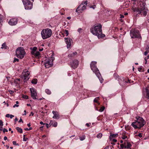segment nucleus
Returning a JSON list of instances; mask_svg holds the SVG:
<instances>
[{"instance_id": "obj_1", "label": "nucleus", "mask_w": 149, "mask_h": 149, "mask_svg": "<svg viewBox=\"0 0 149 149\" xmlns=\"http://www.w3.org/2000/svg\"><path fill=\"white\" fill-rule=\"evenodd\" d=\"M90 31L93 35L97 36L99 39L105 36V35L102 33V26L100 24L93 26L91 29Z\"/></svg>"}, {"instance_id": "obj_2", "label": "nucleus", "mask_w": 149, "mask_h": 149, "mask_svg": "<svg viewBox=\"0 0 149 149\" xmlns=\"http://www.w3.org/2000/svg\"><path fill=\"white\" fill-rule=\"evenodd\" d=\"M145 5V3L142 2H139V4L138 5V7L133 8V10L134 12L138 13L139 14L143 15L144 16H145L147 15L148 10L146 8Z\"/></svg>"}, {"instance_id": "obj_3", "label": "nucleus", "mask_w": 149, "mask_h": 149, "mask_svg": "<svg viewBox=\"0 0 149 149\" xmlns=\"http://www.w3.org/2000/svg\"><path fill=\"white\" fill-rule=\"evenodd\" d=\"M145 120L141 117H139L137 119L136 121L133 122L131 125L135 129H140L145 124Z\"/></svg>"}, {"instance_id": "obj_4", "label": "nucleus", "mask_w": 149, "mask_h": 149, "mask_svg": "<svg viewBox=\"0 0 149 149\" xmlns=\"http://www.w3.org/2000/svg\"><path fill=\"white\" fill-rule=\"evenodd\" d=\"M96 63L97 62L95 61H92L90 64V67L91 70L95 73L97 76L99 78L101 83H102L103 80L102 78L100 79L101 75L99 70L96 65Z\"/></svg>"}, {"instance_id": "obj_5", "label": "nucleus", "mask_w": 149, "mask_h": 149, "mask_svg": "<svg viewBox=\"0 0 149 149\" xmlns=\"http://www.w3.org/2000/svg\"><path fill=\"white\" fill-rule=\"evenodd\" d=\"M41 35L43 39H45L50 37L52 34V30L49 28L43 29L41 32Z\"/></svg>"}, {"instance_id": "obj_6", "label": "nucleus", "mask_w": 149, "mask_h": 149, "mask_svg": "<svg viewBox=\"0 0 149 149\" xmlns=\"http://www.w3.org/2000/svg\"><path fill=\"white\" fill-rule=\"evenodd\" d=\"M25 54V52L23 47H18L16 49V55L17 57L22 59L24 57Z\"/></svg>"}, {"instance_id": "obj_7", "label": "nucleus", "mask_w": 149, "mask_h": 149, "mask_svg": "<svg viewBox=\"0 0 149 149\" xmlns=\"http://www.w3.org/2000/svg\"><path fill=\"white\" fill-rule=\"evenodd\" d=\"M130 34L132 38H141L139 31L137 30L132 29L130 31Z\"/></svg>"}, {"instance_id": "obj_8", "label": "nucleus", "mask_w": 149, "mask_h": 149, "mask_svg": "<svg viewBox=\"0 0 149 149\" xmlns=\"http://www.w3.org/2000/svg\"><path fill=\"white\" fill-rule=\"evenodd\" d=\"M54 59V58L52 56L49 58L46 59L45 61L44 65L46 68H48L52 66L53 65V61Z\"/></svg>"}, {"instance_id": "obj_9", "label": "nucleus", "mask_w": 149, "mask_h": 149, "mask_svg": "<svg viewBox=\"0 0 149 149\" xmlns=\"http://www.w3.org/2000/svg\"><path fill=\"white\" fill-rule=\"evenodd\" d=\"M30 72L28 71H24L22 73L21 78L24 81H27L30 78Z\"/></svg>"}, {"instance_id": "obj_10", "label": "nucleus", "mask_w": 149, "mask_h": 149, "mask_svg": "<svg viewBox=\"0 0 149 149\" xmlns=\"http://www.w3.org/2000/svg\"><path fill=\"white\" fill-rule=\"evenodd\" d=\"M131 146L130 143L127 140H125L123 144L120 145V146L122 148H130Z\"/></svg>"}, {"instance_id": "obj_11", "label": "nucleus", "mask_w": 149, "mask_h": 149, "mask_svg": "<svg viewBox=\"0 0 149 149\" xmlns=\"http://www.w3.org/2000/svg\"><path fill=\"white\" fill-rule=\"evenodd\" d=\"M78 65L79 62L76 60L72 61L70 63V65L71 67L74 69L76 68Z\"/></svg>"}, {"instance_id": "obj_12", "label": "nucleus", "mask_w": 149, "mask_h": 149, "mask_svg": "<svg viewBox=\"0 0 149 149\" xmlns=\"http://www.w3.org/2000/svg\"><path fill=\"white\" fill-rule=\"evenodd\" d=\"M18 20L16 18H13L10 19L9 22V24L11 26H14L16 25L17 23Z\"/></svg>"}, {"instance_id": "obj_13", "label": "nucleus", "mask_w": 149, "mask_h": 149, "mask_svg": "<svg viewBox=\"0 0 149 149\" xmlns=\"http://www.w3.org/2000/svg\"><path fill=\"white\" fill-rule=\"evenodd\" d=\"M30 91L31 92V96L33 99H36L37 94L36 90L34 88H30Z\"/></svg>"}, {"instance_id": "obj_14", "label": "nucleus", "mask_w": 149, "mask_h": 149, "mask_svg": "<svg viewBox=\"0 0 149 149\" xmlns=\"http://www.w3.org/2000/svg\"><path fill=\"white\" fill-rule=\"evenodd\" d=\"M65 40L66 43L67 45V48H70L71 46V42L72 41V40L70 38H65Z\"/></svg>"}, {"instance_id": "obj_15", "label": "nucleus", "mask_w": 149, "mask_h": 149, "mask_svg": "<svg viewBox=\"0 0 149 149\" xmlns=\"http://www.w3.org/2000/svg\"><path fill=\"white\" fill-rule=\"evenodd\" d=\"M86 6L85 5H84V4H81L77 8L76 10V12H78L80 10H83L86 9Z\"/></svg>"}, {"instance_id": "obj_16", "label": "nucleus", "mask_w": 149, "mask_h": 149, "mask_svg": "<svg viewBox=\"0 0 149 149\" xmlns=\"http://www.w3.org/2000/svg\"><path fill=\"white\" fill-rule=\"evenodd\" d=\"M52 113L54 114L53 118L55 119H57L59 118V115L57 111H53Z\"/></svg>"}, {"instance_id": "obj_17", "label": "nucleus", "mask_w": 149, "mask_h": 149, "mask_svg": "<svg viewBox=\"0 0 149 149\" xmlns=\"http://www.w3.org/2000/svg\"><path fill=\"white\" fill-rule=\"evenodd\" d=\"M30 49L31 50V54L32 55H34L37 49V48L36 47H34L33 48L31 47Z\"/></svg>"}, {"instance_id": "obj_18", "label": "nucleus", "mask_w": 149, "mask_h": 149, "mask_svg": "<svg viewBox=\"0 0 149 149\" xmlns=\"http://www.w3.org/2000/svg\"><path fill=\"white\" fill-rule=\"evenodd\" d=\"M118 134H110L109 139L110 140L112 141V139L114 137H117L118 136Z\"/></svg>"}, {"instance_id": "obj_19", "label": "nucleus", "mask_w": 149, "mask_h": 149, "mask_svg": "<svg viewBox=\"0 0 149 149\" xmlns=\"http://www.w3.org/2000/svg\"><path fill=\"white\" fill-rule=\"evenodd\" d=\"M146 97L149 99V87H146Z\"/></svg>"}, {"instance_id": "obj_20", "label": "nucleus", "mask_w": 149, "mask_h": 149, "mask_svg": "<svg viewBox=\"0 0 149 149\" xmlns=\"http://www.w3.org/2000/svg\"><path fill=\"white\" fill-rule=\"evenodd\" d=\"M52 120H51L50 123V124H51V125H52L53 127H56L57 125V122H54L53 123H52Z\"/></svg>"}, {"instance_id": "obj_21", "label": "nucleus", "mask_w": 149, "mask_h": 149, "mask_svg": "<svg viewBox=\"0 0 149 149\" xmlns=\"http://www.w3.org/2000/svg\"><path fill=\"white\" fill-rule=\"evenodd\" d=\"M16 129L17 131L18 132L21 133H22L23 132L21 128L17 127L16 128Z\"/></svg>"}, {"instance_id": "obj_22", "label": "nucleus", "mask_w": 149, "mask_h": 149, "mask_svg": "<svg viewBox=\"0 0 149 149\" xmlns=\"http://www.w3.org/2000/svg\"><path fill=\"white\" fill-rule=\"evenodd\" d=\"M37 83V80L36 79H34L31 81V83L33 84H36Z\"/></svg>"}, {"instance_id": "obj_23", "label": "nucleus", "mask_w": 149, "mask_h": 149, "mask_svg": "<svg viewBox=\"0 0 149 149\" xmlns=\"http://www.w3.org/2000/svg\"><path fill=\"white\" fill-rule=\"evenodd\" d=\"M6 47L7 46L5 43H4L2 44L1 48L6 49Z\"/></svg>"}, {"instance_id": "obj_24", "label": "nucleus", "mask_w": 149, "mask_h": 149, "mask_svg": "<svg viewBox=\"0 0 149 149\" xmlns=\"http://www.w3.org/2000/svg\"><path fill=\"white\" fill-rule=\"evenodd\" d=\"M45 92L48 95H50L51 94V91L48 89H46L45 90Z\"/></svg>"}, {"instance_id": "obj_25", "label": "nucleus", "mask_w": 149, "mask_h": 149, "mask_svg": "<svg viewBox=\"0 0 149 149\" xmlns=\"http://www.w3.org/2000/svg\"><path fill=\"white\" fill-rule=\"evenodd\" d=\"M85 135H83L79 137V139L81 141H83L85 139Z\"/></svg>"}, {"instance_id": "obj_26", "label": "nucleus", "mask_w": 149, "mask_h": 149, "mask_svg": "<svg viewBox=\"0 0 149 149\" xmlns=\"http://www.w3.org/2000/svg\"><path fill=\"white\" fill-rule=\"evenodd\" d=\"M40 55V53L39 52L37 51L33 55L36 57H38Z\"/></svg>"}, {"instance_id": "obj_27", "label": "nucleus", "mask_w": 149, "mask_h": 149, "mask_svg": "<svg viewBox=\"0 0 149 149\" xmlns=\"http://www.w3.org/2000/svg\"><path fill=\"white\" fill-rule=\"evenodd\" d=\"M102 133H99L97 135V137L98 138H101L102 137Z\"/></svg>"}, {"instance_id": "obj_28", "label": "nucleus", "mask_w": 149, "mask_h": 149, "mask_svg": "<svg viewBox=\"0 0 149 149\" xmlns=\"http://www.w3.org/2000/svg\"><path fill=\"white\" fill-rule=\"evenodd\" d=\"M104 109H105V107H104L103 106L102 107H101L100 108V109H99V111H100V112H102Z\"/></svg>"}, {"instance_id": "obj_29", "label": "nucleus", "mask_w": 149, "mask_h": 149, "mask_svg": "<svg viewBox=\"0 0 149 149\" xmlns=\"http://www.w3.org/2000/svg\"><path fill=\"white\" fill-rule=\"evenodd\" d=\"M68 56L69 58H71V57H73V56H74L73 55V54L72 53H71V54H69Z\"/></svg>"}, {"instance_id": "obj_30", "label": "nucleus", "mask_w": 149, "mask_h": 149, "mask_svg": "<svg viewBox=\"0 0 149 149\" xmlns=\"http://www.w3.org/2000/svg\"><path fill=\"white\" fill-rule=\"evenodd\" d=\"M64 33L66 34V36H67L69 34L68 31V30H65L64 32Z\"/></svg>"}, {"instance_id": "obj_31", "label": "nucleus", "mask_w": 149, "mask_h": 149, "mask_svg": "<svg viewBox=\"0 0 149 149\" xmlns=\"http://www.w3.org/2000/svg\"><path fill=\"white\" fill-rule=\"evenodd\" d=\"M127 138V137L125 135H123L122 136V138L123 139H125Z\"/></svg>"}, {"instance_id": "obj_32", "label": "nucleus", "mask_w": 149, "mask_h": 149, "mask_svg": "<svg viewBox=\"0 0 149 149\" xmlns=\"http://www.w3.org/2000/svg\"><path fill=\"white\" fill-rule=\"evenodd\" d=\"M19 61V59L18 58H15L13 61V62L15 63L16 61L18 62Z\"/></svg>"}, {"instance_id": "obj_33", "label": "nucleus", "mask_w": 149, "mask_h": 149, "mask_svg": "<svg viewBox=\"0 0 149 149\" xmlns=\"http://www.w3.org/2000/svg\"><path fill=\"white\" fill-rule=\"evenodd\" d=\"M98 98H99V97H97V98H95L94 100V102H96V103L97 102V100L98 99Z\"/></svg>"}, {"instance_id": "obj_34", "label": "nucleus", "mask_w": 149, "mask_h": 149, "mask_svg": "<svg viewBox=\"0 0 149 149\" xmlns=\"http://www.w3.org/2000/svg\"><path fill=\"white\" fill-rule=\"evenodd\" d=\"M13 144L14 145H15V146L18 145V144L17 143L16 141H13Z\"/></svg>"}, {"instance_id": "obj_35", "label": "nucleus", "mask_w": 149, "mask_h": 149, "mask_svg": "<svg viewBox=\"0 0 149 149\" xmlns=\"http://www.w3.org/2000/svg\"><path fill=\"white\" fill-rule=\"evenodd\" d=\"M32 129V128L31 127H30L29 128H24V130H30Z\"/></svg>"}, {"instance_id": "obj_36", "label": "nucleus", "mask_w": 149, "mask_h": 149, "mask_svg": "<svg viewBox=\"0 0 149 149\" xmlns=\"http://www.w3.org/2000/svg\"><path fill=\"white\" fill-rule=\"evenodd\" d=\"M82 29L81 28H79L77 30L78 31L79 33H81L82 30Z\"/></svg>"}, {"instance_id": "obj_37", "label": "nucleus", "mask_w": 149, "mask_h": 149, "mask_svg": "<svg viewBox=\"0 0 149 149\" xmlns=\"http://www.w3.org/2000/svg\"><path fill=\"white\" fill-rule=\"evenodd\" d=\"M23 97L25 99H28V96L27 95H23Z\"/></svg>"}, {"instance_id": "obj_38", "label": "nucleus", "mask_w": 149, "mask_h": 149, "mask_svg": "<svg viewBox=\"0 0 149 149\" xmlns=\"http://www.w3.org/2000/svg\"><path fill=\"white\" fill-rule=\"evenodd\" d=\"M3 125V122L1 120H0V126H2Z\"/></svg>"}, {"instance_id": "obj_39", "label": "nucleus", "mask_w": 149, "mask_h": 149, "mask_svg": "<svg viewBox=\"0 0 149 149\" xmlns=\"http://www.w3.org/2000/svg\"><path fill=\"white\" fill-rule=\"evenodd\" d=\"M3 132L5 133V132H8V130L7 129H6V128H4L3 129Z\"/></svg>"}, {"instance_id": "obj_40", "label": "nucleus", "mask_w": 149, "mask_h": 149, "mask_svg": "<svg viewBox=\"0 0 149 149\" xmlns=\"http://www.w3.org/2000/svg\"><path fill=\"white\" fill-rule=\"evenodd\" d=\"M149 52V51H148V50L147 51H145V52H144V54L145 55H146Z\"/></svg>"}, {"instance_id": "obj_41", "label": "nucleus", "mask_w": 149, "mask_h": 149, "mask_svg": "<svg viewBox=\"0 0 149 149\" xmlns=\"http://www.w3.org/2000/svg\"><path fill=\"white\" fill-rule=\"evenodd\" d=\"M72 53L74 56L75 55H76L77 54V52H73Z\"/></svg>"}, {"instance_id": "obj_42", "label": "nucleus", "mask_w": 149, "mask_h": 149, "mask_svg": "<svg viewBox=\"0 0 149 149\" xmlns=\"http://www.w3.org/2000/svg\"><path fill=\"white\" fill-rule=\"evenodd\" d=\"M9 92H10V93L11 94H13L14 93V91L12 90L9 91Z\"/></svg>"}, {"instance_id": "obj_43", "label": "nucleus", "mask_w": 149, "mask_h": 149, "mask_svg": "<svg viewBox=\"0 0 149 149\" xmlns=\"http://www.w3.org/2000/svg\"><path fill=\"white\" fill-rule=\"evenodd\" d=\"M112 140L114 142H117V140L113 138L112 139Z\"/></svg>"}, {"instance_id": "obj_44", "label": "nucleus", "mask_w": 149, "mask_h": 149, "mask_svg": "<svg viewBox=\"0 0 149 149\" xmlns=\"http://www.w3.org/2000/svg\"><path fill=\"white\" fill-rule=\"evenodd\" d=\"M19 107V105L18 104H15L13 106V107Z\"/></svg>"}, {"instance_id": "obj_45", "label": "nucleus", "mask_w": 149, "mask_h": 149, "mask_svg": "<svg viewBox=\"0 0 149 149\" xmlns=\"http://www.w3.org/2000/svg\"><path fill=\"white\" fill-rule=\"evenodd\" d=\"M10 115L9 114H7L6 115V117L9 118L10 117Z\"/></svg>"}, {"instance_id": "obj_46", "label": "nucleus", "mask_w": 149, "mask_h": 149, "mask_svg": "<svg viewBox=\"0 0 149 149\" xmlns=\"http://www.w3.org/2000/svg\"><path fill=\"white\" fill-rule=\"evenodd\" d=\"M25 135H24V137H23V140L24 141H26V140L25 139Z\"/></svg>"}, {"instance_id": "obj_47", "label": "nucleus", "mask_w": 149, "mask_h": 149, "mask_svg": "<svg viewBox=\"0 0 149 149\" xmlns=\"http://www.w3.org/2000/svg\"><path fill=\"white\" fill-rule=\"evenodd\" d=\"M14 116L12 115H10V118H13V117H14Z\"/></svg>"}, {"instance_id": "obj_48", "label": "nucleus", "mask_w": 149, "mask_h": 149, "mask_svg": "<svg viewBox=\"0 0 149 149\" xmlns=\"http://www.w3.org/2000/svg\"><path fill=\"white\" fill-rule=\"evenodd\" d=\"M21 122H22V123H23L22 120L21 119V118H20V120H19V123H20Z\"/></svg>"}, {"instance_id": "obj_49", "label": "nucleus", "mask_w": 149, "mask_h": 149, "mask_svg": "<svg viewBox=\"0 0 149 149\" xmlns=\"http://www.w3.org/2000/svg\"><path fill=\"white\" fill-rule=\"evenodd\" d=\"M138 136L140 137H142V135L141 133H139Z\"/></svg>"}, {"instance_id": "obj_50", "label": "nucleus", "mask_w": 149, "mask_h": 149, "mask_svg": "<svg viewBox=\"0 0 149 149\" xmlns=\"http://www.w3.org/2000/svg\"><path fill=\"white\" fill-rule=\"evenodd\" d=\"M144 59H145V61H146L145 64H146L147 63V58L146 57H145L144 58Z\"/></svg>"}, {"instance_id": "obj_51", "label": "nucleus", "mask_w": 149, "mask_h": 149, "mask_svg": "<svg viewBox=\"0 0 149 149\" xmlns=\"http://www.w3.org/2000/svg\"><path fill=\"white\" fill-rule=\"evenodd\" d=\"M141 69H142V68H141L140 67V68H138V70L140 72L141 71Z\"/></svg>"}, {"instance_id": "obj_52", "label": "nucleus", "mask_w": 149, "mask_h": 149, "mask_svg": "<svg viewBox=\"0 0 149 149\" xmlns=\"http://www.w3.org/2000/svg\"><path fill=\"white\" fill-rule=\"evenodd\" d=\"M87 1H86L84 2V4L85 5H86V6L87 5Z\"/></svg>"}, {"instance_id": "obj_53", "label": "nucleus", "mask_w": 149, "mask_h": 149, "mask_svg": "<svg viewBox=\"0 0 149 149\" xmlns=\"http://www.w3.org/2000/svg\"><path fill=\"white\" fill-rule=\"evenodd\" d=\"M120 17L121 18H123L124 17V16L123 15H120Z\"/></svg>"}, {"instance_id": "obj_54", "label": "nucleus", "mask_w": 149, "mask_h": 149, "mask_svg": "<svg viewBox=\"0 0 149 149\" xmlns=\"http://www.w3.org/2000/svg\"><path fill=\"white\" fill-rule=\"evenodd\" d=\"M7 139V137L6 136H5L4 137V140H6Z\"/></svg>"}, {"instance_id": "obj_55", "label": "nucleus", "mask_w": 149, "mask_h": 149, "mask_svg": "<svg viewBox=\"0 0 149 149\" xmlns=\"http://www.w3.org/2000/svg\"><path fill=\"white\" fill-rule=\"evenodd\" d=\"M18 119H17V118H15V122H16L18 120Z\"/></svg>"}, {"instance_id": "obj_56", "label": "nucleus", "mask_w": 149, "mask_h": 149, "mask_svg": "<svg viewBox=\"0 0 149 149\" xmlns=\"http://www.w3.org/2000/svg\"><path fill=\"white\" fill-rule=\"evenodd\" d=\"M46 127H47V128H48L49 127V125L47 123H46Z\"/></svg>"}, {"instance_id": "obj_57", "label": "nucleus", "mask_w": 149, "mask_h": 149, "mask_svg": "<svg viewBox=\"0 0 149 149\" xmlns=\"http://www.w3.org/2000/svg\"><path fill=\"white\" fill-rule=\"evenodd\" d=\"M34 115V113L32 112H31V114L30 115V116H31V115L32 116H33Z\"/></svg>"}, {"instance_id": "obj_58", "label": "nucleus", "mask_w": 149, "mask_h": 149, "mask_svg": "<svg viewBox=\"0 0 149 149\" xmlns=\"http://www.w3.org/2000/svg\"><path fill=\"white\" fill-rule=\"evenodd\" d=\"M40 124L41 125L44 124L43 123L42 121H40Z\"/></svg>"}, {"instance_id": "obj_59", "label": "nucleus", "mask_w": 149, "mask_h": 149, "mask_svg": "<svg viewBox=\"0 0 149 149\" xmlns=\"http://www.w3.org/2000/svg\"><path fill=\"white\" fill-rule=\"evenodd\" d=\"M86 125L87 126V127H89L90 126V125L89 124V123H87L86 124Z\"/></svg>"}, {"instance_id": "obj_60", "label": "nucleus", "mask_w": 149, "mask_h": 149, "mask_svg": "<svg viewBox=\"0 0 149 149\" xmlns=\"http://www.w3.org/2000/svg\"><path fill=\"white\" fill-rule=\"evenodd\" d=\"M27 126L29 127L31 126V124H30V123H29L28 124H27Z\"/></svg>"}, {"instance_id": "obj_61", "label": "nucleus", "mask_w": 149, "mask_h": 149, "mask_svg": "<svg viewBox=\"0 0 149 149\" xmlns=\"http://www.w3.org/2000/svg\"><path fill=\"white\" fill-rule=\"evenodd\" d=\"M67 19H71V17H67Z\"/></svg>"}, {"instance_id": "obj_62", "label": "nucleus", "mask_w": 149, "mask_h": 149, "mask_svg": "<svg viewBox=\"0 0 149 149\" xmlns=\"http://www.w3.org/2000/svg\"><path fill=\"white\" fill-rule=\"evenodd\" d=\"M16 103L18 104H19V102L18 101H16Z\"/></svg>"}, {"instance_id": "obj_63", "label": "nucleus", "mask_w": 149, "mask_h": 149, "mask_svg": "<svg viewBox=\"0 0 149 149\" xmlns=\"http://www.w3.org/2000/svg\"><path fill=\"white\" fill-rule=\"evenodd\" d=\"M43 50V48H42V49H39V51H42Z\"/></svg>"}, {"instance_id": "obj_64", "label": "nucleus", "mask_w": 149, "mask_h": 149, "mask_svg": "<svg viewBox=\"0 0 149 149\" xmlns=\"http://www.w3.org/2000/svg\"><path fill=\"white\" fill-rule=\"evenodd\" d=\"M147 58V60L149 58V56H148L147 57H146Z\"/></svg>"}]
</instances>
